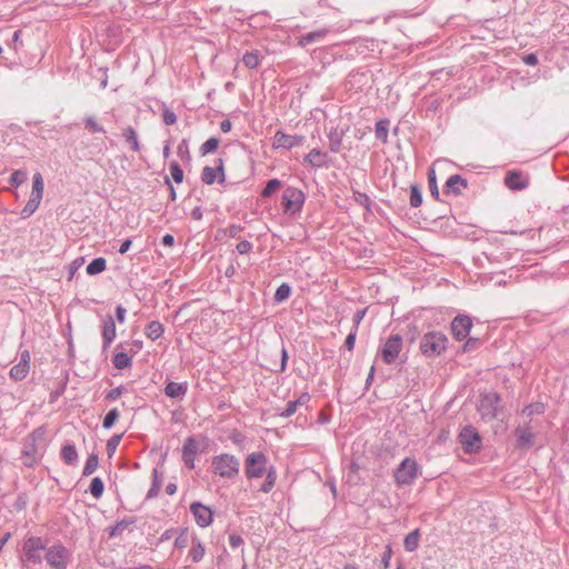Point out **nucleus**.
Here are the masks:
<instances>
[{
  "label": "nucleus",
  "mask_w": 569,
  "mask_h": 569,
  "mask_svg": "<svg viewBox=\"0 0 569 569\" xmlns=\"http://www.w3.org/2000/svg\"><path fill=\"white\" fill-rule=\"evenodd\" d=\"M133 519H122L109 529V537L120 536L129 526L133 525Z\"/></svg>",
  "instance_id": "38"
},
{
  "label": "nucleus",
  "mask_w": 569,
  "mask_h": 569,
  "mask_svg": "<svg viewBox=\"0 0 569 569\" xmlns=\"http://www.w3.org/2000/svg\"><path fill=\"white\" fill-rule=\"evenodd\" d=\"M306 196L296 187H287L282 192V208L284 213L296 214L302 210Z\"/></svg>",
  "instance_id": "7"
},
{
  "label": "nucleus",
  "mask_w": 569,
  "mask_h": 569,
  "mask_svg": "<svg viewBox=\"0 0 569 569\" xmlns=\"http://www.w3.org/2000/svg\"><path fill=\"white\" fill-rule=\"evenodd\" d=\"M46 541L41 537L36 536L27 537L22 546L24 559L34 565L42 562L41 551H46Z\"/></svg>",
  "instance_id": "9"
},
{
  "label": "nucleus",
  "mask_w": 569,
  "mask_h": 569,
  "mask_svg": "<svg viewBox=\"0 0 569 569\" xmlns=\"http://www.w3.org/2000/svg\"><path fill=\"white\" fill-rule=\"evenodd\" d=\"M305 161L315 168H321L327 163V154L320 149L313 148L308 154H306Z\"/></svg>",
  "instance_id": "24"
},
{
  "label": "nucleus",
  "mask_w": 569,
  "mask_h": 569,
  "mask_svg": "<svg viewBox=\"0 0 569 569\" xmlns=\"http://www.w3.org/2000/svg\"><path fill=\"white\" fill-rule=\"evenodd\" d=\"M126 313H127V310H126V308L123 306H121V305L117 306V308H116V318H117V320L120 323L124 322Z\"/></svg>",
  "instance_id": "63"
},
{
  "label": "nucleus",
  "mask_w": 569,
  "mask_h": 569,
  "mask_svg": "<svg viewBox=\"0 0 569 569\" xmlns=\"http://www.w3.org/2000/svg\"><path fill=\"white\" fill-rule=\"evenodd\" d=\"M176 240H174V237L171 234V233H166L162 238H161V241L160 243L163 246V247H172L174 244Z\"/></svg>",
  "instance_id": "64"
},
{
  "label": "nucleus",
  "mask_w": 569,
  "mask_h": 569,
  "mask_svg": "<svg viewBox=\"0 0 569 569\" xmlns=\"http://www.w3.org/2000/svg\"><path fill=\"white\" fill-rule=\"evenodd\" d=\"M131 365H132V359L126 351L117 352L114 355V357H113L114 368H117L119 370H123V369L131 367Z\"/></svg>",
  "instance_id": "32"
},
{
  "label": "nucleus",
  "mask_w": 569,
  "mask_h": 569,
  "mask_svg": "<svg viewBox=\"0 0 569 569\" xmlns=\"http://www.w3.org/2000/svg\"><path fill=\"white\" fill-rule=\"evenodd\" d=\"M521 60L527 66H536L538 63V58L536 53H527L521 58Z\"/></svg>",
  "instance_id": "62"
},
{
  "label": "nucleus",
  "mask_w": 569,
  "mask_h": 569,
  "mask_svg": "<svg viewBox=\"0 0 569 569\" xmlns=\"http://www.w3.org/2000/svg\"><path fill=\"white\" fill-rule=\"evenodd\" d=\"M402 337L400 335H391L380 349V356L386 365H392L398 359L402 350Z\"/></svg>",
  "instance_id": "10"
},
{
  "label": "nucleus",
  "mask_w": 569,
  "mask_h": 569,
  "mask_svg": "<svg viewBox=\"0 0 569 569\" xmlns=\"http://www.w3.org/2000/svg\"><path fill=\"white\" fill-rule=\"evenodd\" d=\"M30 371V365L27 362H18L10 369L9 377L14 381L23 380Z\"/></svg>",
  "instance_id": "26"
},
{
  "label": "nucleus",
  "mask_w": 569,
  "mask_h": 569,
  "mask_svg": "<svg viewBox=\"0 0 569 569\" xmlns=\"http://www.w3.org/2000/svg\"><path fill=\"white\" fill-rule=\"evenodd\" d=\"M267 477H266V480L264 482L262 483L260 490L264 493H268L270 492L273 487H274V483H276V480H277V471H276V468L273 466H270L268 469H267Z\"/></svg>",
  "instance_id": "31"
},
{
  "label": "nucleus",
  "mask_w": 569,
  "mask_h": 569,
  "mask_svg": "<svg viewBox=\"0 0 569 569\" xmlns=\"http://www.w3.org/2000/svg\"><path fill=\"white\" fill-rule=\"evenodd\" d=\"M359 470H360V465L358 463V461L355 459L351 460V462L349 465V470L347 473V482H349L350 485H358L360 481V478L358 476Z\"/></svg>",
  "instance_id": "40"
},
{
  "label": "nucleus",
  "mask_w": 569,
  "mask_h": 569,
  "mask_svg": "<svg viewBox=\"0 0 569 569\" xmlns=\"http://www.w3.org/2000/svg\"><path fill=\"white\" fill-rule=\"evenodd\" d=\"M428 182H429V189H430L431 196L436 200H438L439 199V189H438V184H437L436 172L433 169H430L428 172Z\"/></svg>",
  "instance_id": "50"
},
{
  "label": "nucleus",
  "mask_w": 569,
  "mask_h": 569,
  "mask_svg": "<svg viewBox=\"0 0 569 569\" xmlns=\"http://www.w3.org/2000/svg\"><path fill=\"white\" fill-rule=\"evenodd\" d=\"M391 556H392V549L390 546H387L386 550L383 551V553L381 556V563L385 569L389 568Z\"/></svg>",
  "instance_id": "59"
},
{
  "label": "nucleus",
  "mask_w": 569,
  "mask_h": 569,
  "mask_svg": "<svg viewBox=\"0 0 569 569\" xmlns=\"http://www.w3.org/2000/svg\"><path fill=\"white\" fill-rule=\"evenodd\" d=\"M84 126L87 129H89L90 131L92 132H99V133H104L106 130L102 126H100L93 117H86L84 120Z\"/></svg>",
  "instance_id": "52"
},
{
  "label": "nucleus",
  "mask_w": 569,
  "mask_h": 569,
  "mask_svg": "<svg viewBox=\"0 0 569 569\" xmlns=\"http://www.w3.org/2000/svg\"><path fill=\"white\" fill-rule=\"evenodd\" d=\"M422 203V193L420 188L417 184L411 186L410 188V206L412 208H418Z\"/></svg>",
  "instance_id": "49"
},
{
  "label": "nucleus",
  "mask_w": 569,
  "mask_h": 569,
  "mask_svg": "<svg viewBox=\"0 0 569 569\" xmlns=\"http://www.w3.org/2000/svg\"><path fill=\"white\" fill-rule=\"evenodd\" d=\"M104 483L100 477H94L89 486V492L93 498L99 499L103 495Z\"/></svg>",
  "instance_id": "37"
},
{
  "label": "nucleus",
  "mask_w": 569,
  "mask_h": 569,
  "mask_svg": "<svg viewBox=\"0 0 569 569\" xmlns=\"http://www.w3.org/2000/svg\"><path fill=\"white\" fill-rule=\"evenodd\" d=\"M448 339L439 331H430L420 340V351L426 357L440 356L447 348Z\"/></svg>",
  "instance_id": "3"
},
{
  "label": "nucleus",
  "mask_w": 569,
  "mask_h": 569,
  "mask_svg": "<svg viewBox=\"0 0 569 569\" xmlns=\"http://www.w3.org/2000/svg\"><path fill=\"white\" fill-rule=\"evenodd\" d=\"M350 27V20H342L335 26L323 27L301 36L298 40V44L300 47H307L311 43L322 41L329 33H339L349 29Z\"/></svg>",
  "instance_id": "6"
},
{
  "label": "nucleus",
  "mask_w": 569,
  "mask_h": 569,
  "mask_svg": "<svg viewBox=\"0 0 569 569\" xmlns=\"http://www.w3.org/2000/svg\"><path fill=\"white\" fill-rule=\"evenodd\" d=\"M290 293H291V287L287 282H283L277 288L274 296H273V300H274V302L280 303V302L287 300L289 298Z\"/></svg>",
  "instance_id": "41"
},
{
  "label": "nucleus",
  "mask_w": 569,
  "mask_h": 569,
  "mask_svg": "<svg viewBox=\"0 0 569 569\" xmlns=\"http://www.w3.org/2000/svg\"><path fill=\"white\" fill-rule=\"evenodd\" d=\"M251 249H252V244L247 240H242L237 244V251L240 254H246V253L250 252Z\"/></svg>",
  "instance_id": "60"
},
{
  "label": "nucleus",
  "mask_w": 569,
  "mask_h": 569,
  "mask_svg": "<svg viewBox=\"0 0 569 569\" xmlns=\"http://www.w3.org/2000/svg\"><path fill=\"white\" fill-rule=\"evenodd\" d=\"M479 343H480V340L478 338L470 337L467 339V341L463 346V351H469V350L476 349V348H478Z\"/></svg>",
  "instance_id": "61"
},
{
  "label": "nucleus",
  "mask_w": 569,
  "mask_h": 569,
  "mask_svg": "<svg viewBox=\"0 0 569 569\" xmlns=\"http://www.w3.org/2000/svg\"><path fill=\"white\" fill-rule=\"evenodd\" d=\"M242 62L248 69H256L260 63L258 51L246 52Z\"/></svg>",
  "instance_id": "43"
},
{
  "label": "nucleus",
  "mask_w": 569,
  "mask_h": 569,
  "mask_svg": "<svg viewBox=\"0 0 569 569\" xmlns=\"http://www.w3.org/2000/svg\"><path fill=\"white\" fill-rule=\"evenodd\" d=\"M41 200H42L41 197L30 194L28 202L20 211L21 218L28 219L29 217H31L39 208Z\"/></svg>",
  "instance_id": "25"
},
{
  "label": "nucleus",
  "mask_w": 569,
  "mask_h": 569,
  "mask_svg": "<svg viewBox=\"0 0 569 569\" xmlns=\"http://www.w3.org/2000/svg\"><path fill=\"white\" fill-rule=\"evenodd\" d=\"M311 397L308 392H302L298 399L290 400L287 402L286 409L280 412V417L289 418L293 416L298 409V407L307 405L310 401Z\"/></svg>",
  "instance_id": "22"
},
{
  "label": "nucleus",
  "mask_w": 569,
  "mask_h": 569,
  "mask_svg": "<svg viewBox=\"0 0 569 569\" xmlns=\"http://www.w3.org/2000/svg\"><path fill=\"white\" fill-rule=\"evenodd\" d=\"M198 453V446L196 440L190 437L186 440L183 448H182V459L184 461V465L189 469L194 468V459Z\"/></svg>",
  "instance_id": "21"
},
{
  "label": "nucleus",
  "mask_w": 569,
  "mask_h": 569,
  "mask_svg": "<svg viewBox=\"0 0 569 569\" xmlns=\"http://www.w3.org/2000/svg\"><path fill=\"white\" fill-rule=\"evenodd\" d=\"M123 138L126 140V142L130 146V148L136 151V152H139L141 150V146H140V142H139V139H138V134L136 132V130L132 128V127H127L124 130H123Z\"/></svg>",
  "instance_id": "28"
},
{
  "label": "nucleus",
  "mask_w": 569,
  "mask_h": 569,
  "mask_svg": "<svg viewBox=\"0 0 569 569\" xmlns=\"http://www.w3.org/2000/svg\"><path fill=\"white\" fill-rule=\"evenodd\" d=\"M102 349L107 350L117 336L116 320L110 313L106 315L101 320Z\"/></svg>",
  "instance_id": "16"
},
{
  "label": "nucleus",
  "mask_w": 569,
  "mask_h": 569,
  "mask_svg": "<svg viewBox=\"0 0 569 569\" xmlns=\"http://www.w3.org/2000/svg\"><path fill=\"white\" fill-rule=\"evenodd\" d=\"M421 473L416 459L411 457L405 458L393 471L395 482L402 486H410Z\"/></svg>",
  "instance_id": "4"
},
{
  "label": "nucleus",
  "mask_w": 569,
  "mask_h": 569,
  "mask_svg": "<svg viewBox=\"0 0 569 569\" xmlns=\"http://www.w3.org/2000/svg\"><path fill=\"white\" fill-rule=\"evenodd\" d=\"M243 539L238 533H230L229 535V545L232 549H237L243 545Z\"/></svg>",
  "instance_id": "57"
},
{
  "label": "nucleus",
  "mask_w": 569,
  "mask_h": 569,
  "mask_svg": "<svg viewBox=\"0 0 569 569\" xmlns=\"http://www.w3.org/2000/svg\"><path fill=\"white\" fill-rule=\"evenodd\" d=\"M164 392L170 398H178V382H169L164 388Z\"/></svg>",
  "instance_id": "58"
},
{
  "label": "nucleus",
  "mask_w": 569,
  "mask_h": 569,
  "mask_svg": "<svg viewBox=\"0 0 569 569\" xmlns=\"http://www.w3.org/2000/svg\"><path fill=\"white\" fill-rule=\"evenodd\" d=\"M355 201L365 207L368 212H371L372 200L367 193L360 191H353Z\"/></svg>",
  "instance_id": "47"
},
{
  "label": "nucleus",
  "mask_w": 569,
  "mask_h": 569,
  "mask_svg": "<svg viewBox=\"0 0 569 569\" xmlns=\"http://www.w3.org/2000/svg\"><path fill=\"white\" fill-rule=\"evenodd\" d=\"M468 187V182L460 174H452L445 183V193L460 196L462 190Z\"/></svg>",
  "instance_id": "19"
},
{
  "label": "nucleus",
  "mask_w": 569,
  "mask_h": 569,
  "mask_svg": "<svg viewBox=\"0 0 569 569\" xmlns=\"http://www.w3.org/2000/svg\"><path fill=\"white\" fill-rule=\"evenodd\" d=\"M119 410L117 408L110 409L102 420V427L104 429H111L116 421L119 419Z\"/></svg>",
  "instance_id": "46"
},
{
  "label": "nucleus",
  "mask_w": 569,
  "mask_h": 569,
  "mask_svg": "<svg viewBox=\"0 0 569 569\" xmlns=\"http://www.w3.org/2000/svg\"><path fill=\"white\" fill-rule=\"evenodd\" d=\"M459 441L467 452H476L481 447L479 432L471 426L462 428L459 433Z\"/></svg>",
  "instance_id": "12"
},
{
  "label": "nucleus",
  "mask_w": 569,
  "mask_h": 569,
  "mask_svg": "<svg viewBox=\"0 0 569 569\" xmlns=\"http://www.w3.org/2000/svg\"><path fill=\"white\" fill-rule=\"evenodd\" d=\"M28 178V172L24 169L14 170L10 177V184L13 188L20 187Z\"/></svg>",
  "instance_id": "45"
},
{
  "label": "nucleus",
  "mask_w": 569,
  "mask_h": 569,
  "mask_svg": "<svg viewBox=\"0 0 569 569\" xmlns=\"http://www.w3.org/2000/svg\"><path fill=\"white\" fill-rule=\"evenodd\" d=\"M472 328V319L467 315H459L451 322V331L456 340L462 341L468 338Z\"/></svg>",
  "instance_id": "14"
},
{
  "label": "nucleus",
  "mask_w": 569,
  "mask_h": 569,
  "mask_svg": "<svg viewBox=\"0 0 569 569\" xmlns=\"http://www.w3.org/2000/svg\"><path fill=\"white\" fill-rule=\"evenodd\" d=\"M500 396L497 392H488L481 396L478 411L483 419L492 420L498 416Z\"/></svg>",
  "instance_id": "11"
},
{
  "label": "nucleus",
  "mask_w": 569,
  "mask_h": 569,
  "mask_svg": "<svg viewBox=\"0 0 569 569\" xmlns=\"http://www.w3.org/2000/svg\"><path fill=\"white\" fill-rule=\"evenodd\" d=\"M124 390L126 388L123 386L110 389L109 391H107L104 399L107 401H116L124 392Z\"/></svg>",
  "instance_id": "53"
},
{
  "label": "nucleus",
  "mask_w": 569,
  "mask_h": 569,
  "mask_svg": "<svg viewBox=\"0 0 569 569\" xmlns=\"http://www.w3.org/2000/svg\"><path fill=\"white\" fill-rule=\"evenodd\" d=\"M268 459L261 451L249 453L244 460V471L249 479L261 478L267 471Z\"/></svg>",
  "instance_id": "8"
},
{
  "label": "nucleus",
  "mask_w": 569,
  "mask_h": 569,
  "mask_svg": "<svg viewBox=\"0 0 569 569\" xmlns=\"http://www.w3.org/2000/svg\"><path fill=\"white\" fill-rule=\"evenodd\" d=\"M162 486V476L159 473L158 468H154L152 471V482L151 487L147 492L146 499H153L159 495V491Z\"/></svg>",
  "instance_id": "27"
},
{
  "label": "nucleus",
  "mask_w": 569,
  "mask_h": 569,
  "mask_svg": "<svg viewBox=\"0 0 569 569\" xmlns=\"http://www.w3.org/2000/svg\"><path fill=\"white\" fill-rule=\"evenodd\" d=\"M60 455L66 465L73 466L78 462V451L73 443H64Z\"/></svg>",
  "instance_id": "23"
},
{
  "label": "nucleus",
  "mask_w": 569,
  "mask_h": 569,
  "mask_svg": "<svg viewBox=\"0 0 569 569\" xmlns=\"http://www.w3.org/2000/svg\"><path fill=\"white\" fill-rule=\"evenodd\" d=\"M505 184L510 190H523L528 187V180L520 171L511 170L505 177Z\"/></svg>",
  "instance_id": "20"
},
{
  "label": "nucleus",
  "mask_w": 569,
  "mask_h": 569,
  "mask_svg": "<svg viewBox=\"0 0 569 569\" xmlns=\"http://www.w3.org/2000/svg\"><path fill=\"white\" fill-rule=\"evenodd\" d=\"M303 141H305L303 136L287 134L279 130L274 133V136L272 138V147L274 149L282 148V149L290 150L295 147L302 144Z\"/></svg>",
  "instance_id": "15"
},
{
  "label": "nucleus",
  "mask_w": 569,
  "mask_h": 569,
  "mask_svg": "<svg viewBox=\"0 0 569 569\" xmlns=\"http://www.w3.org/2000/svg\"><path fill=\"white\" fill-rule=\"evenodd\" d=\"M190 512L193 516L196 523L201 528H206L212 522V510L201 502L191 503Z\"/></svg>",
  "instance_id": "17"
},
{
  "label": "nucleus",
  "mask_w": 569,
  "mask_h": 569,
  "mask_svg": "<svg viewBox=\"0 0 569 569\" xmlns=\"http://www.w3.org/2000/svg\"><path fill=\"white\" fill-rule=\"evenodd\" d=\"M72 553L62 543L57 542L46 549L44 560L52 569H67Z\"/></svg>",
  "instance_id": "5"
},
{
  "label": "nucleus",
  "mask_w": 569,
  "mask_h": 569,
  "mask_svg": "<svg viewBox=\"0 0 569 569\" xmlns=\"http://www.w3.org/2000/svg\"><path fill=\"white\" fill-rule=\"evenodd\" d=\"M328 139L330 151L333 153L339 152L342 142L341 133H339L337 129H331L330 132L328 133Z\"/></svg>",
  "instance_id": "33"
},
{
  "label": "nucleus",
  "mask_w": 569,
  "mask_h": 569,
  "mask_svg": "<svg viewBox=\"0 0 569 569\" xmlns=\"http://www.w3.org/2000/svg\"><path fill=\"white\" fill-rule=\"evenodd\" d=\"M163 333V326L159 321H151L146 328V335L151 340L158 339Z\"/></svg>",
  "instance_id": "36"
},
{
  "label": "nucleus",
  "mask_w": 569,
  "mask_h": 569,
  "mask_svg": "<svg viewBox=\"0 0 569 569\" xmlns=\"http://www.w3.org/2000/svg\"><path fill=\"white\" fill-rule=\"evenodd\" d=\"M220 174L219 182H224L223 160L221 158L216 160L214 167H204L201 173V180L207 184H212L217 181Z\"/></svg>",
  "instance_id": "18"
},
{
  "label": "nucleus",
  "mask_w": 569,
  "mask_h": 569,
  "mask_svg": "<svg viewBox=\"0 0 569 569\" xmlns=\"http://www.w3.org/2000/svg\"><path fill=\"white\" fill-rule=\"evenodd\" d=\"M419 529H415L411 532H409L403 540L405 549L409 552L417 550L419 546Z\"/></svg>",
  "instance_id": "30"
},
{
  "label": "nucleus",
  "mask_w": 569,
  "mask_h": 569,
  "mask_svg": "<svg viewBox=\"0 0 569 569\" xmlns=\"http://www.w3.org/2000/svg\"><path fill=\"white\" fill-rule=\"evenodd\" d=\"M388 130H389V120L381 119L377 121L375 128L376 138L382 142H387L388 139Z\"/></svg>",
  "instance_id": "34"
},
{
  "label": "nucleus",
  "mask_w": 569,
  "mask_h": 569,
  "mask_svg": "<svg viewBox=\"0 0 569 569\" xmlns=\"http://www.w3.org/2000/svg\"><path fill=\"white\" fill-rule=\"evenodd\" d=\"M162 118L166 124H173L177 121L176 113L166 107H163Z\"/></svg>",
  "instance_id": "56"
},
{
  "label": "nucleus",
  "mask_w": 569,
  "mask_h": 569,
  "mask_svg": "<svg viewBox=\"0 0 569 569\" xmlns=\"http://www.w3.org/2000/svg\"><path fill=\"white\" fill-rule=\"evenodd\" d=\"M282 186V182L279 179H270L264 186L261 196L263 198H269L276 190H278Z\"/></svg>",
  "instance_id": "48"
},
{
  "label": "nucleus",
  "mask_w": 569,
  "mask_h": 569,
  "mask_svg": "<svg viewBox=\"0 0 569 569\" xmlns=\"http://www.w3.org/2000/svg\"><path fill=\"white\" fill-rule=\"evenodd\" d=\"M44 182L41 173L37 172L32 177V190L31 194L43 197Z\"/></svg>",
  "instance_id": "42"
},
{
  "label": "nucleus",
  "mask_w": 569,
  "mask_h": 569,
  "mask_svg": "<svg viewBox=\"0 0 569 569\" xmlns=\"http://www.w3.org/2000/svg\"><path fill=\"white\" fill-rule=\"evenodd\" d=\"M545 410V407L542 403H536V405H529L525 407L523 413H526L528 417L532 416L533 413H542Z\"/></svg>",
  "instance_id": "54"
},
{
  "label": "nucleus",
  "mask_w": 569,
  "mask_h": 569,
  "mask_svg": "<svg viewBox=\"0 0 569 569\" xmlns=\"http://www.w3.org/2000/svg\"><path fill=\"white\" fill-rule=\"evenodd\" d=\"M357 332H358V330H356V329H351V330H350V332L348 333L347 338H346L345 347H346L349 351H352V350H353V348H355L356 338H357Z\"/></svg>",
  "instance_id": "55"
},
{
  "label": "nucleus",
  "mask_w": 569,
  "mask_h": 569,
  "mask_svg": "<svg viewBox=\"0 0 569 569\" xmlns=\"http://www.w3.org/2000/svg\"><path fill=\"white\" fill-rule=\"evenodd\" d=\"M44 428L39 427L34 429L24 440L22 447V463L28 468H32L37 465L40 452L38 443L44 438Z\"/></svg>",
  "instance_id": "1"
},
{
  "label": "nucleus",
  "mask_w": 569,
  "mask_h": 569,
  "mask_svg": "<svg viewBox=\"0 0 569 569\" xmlns=\"http://www.w3.org/2000/svg\"><path fill=\"white\" fill-rule=\"evenodd\" d=\"M516 448L520 450H528L533 447L536 441V433L532 431L530 423L518 426L515 429Z\"/></svg>",
  "instance_id": "13"
},
{
  "label": "nucleus",
  "mask_w": 569,
  "mask_h": 569,
  "mask_svg": "<svg viewBox=\"0 0 569 569\" xmlns=\"http://www.w3.org/2000/svg\"><path fill=\"white\" fill-rule=\"evenodd\" d=\"M107 268V261L104 258L102 257H98V258H94L92 259L87 268H86V271L89 276H96V274H99L101 273L102 271H104Z\"/></svg>",
  "instance_id": "29"
},
{
  "label": "nucleus",
  "mask_w": 569,
  "mask_h": 569,
  "mask_svg": "<svg viewBox=\"0 0 569 569\" xmlns=\"http://www.w3.org/2000/svg\"><path fill=\"white\" fill-rule=\"evenodd\" d=\"M212 468L214 475L232 480L239 475L240 461L233 455L221 453L212 458Z\"/></svg>",
  "instance_id": "2"
},
{
  "label": "nucleus",
  "mask_w": 569,
  "mask_h": 569,
  "mask_svg": "<svg viewBox=\"0 0 569 569\" xmlns=\"http://www.w3.org/2000/svg\"><path fill=\"white\" fill-rule=\"evenodd\" d=\"M218 144H219V139L216 138V137H211L209 138L207 141H204L202 144H201V153L202 154H208V153H211L213 151H216V149L218 148Z\"/></svg>",
  "instance_id": "51"
},
{
  "label": "nucleus",
  "mask_w": 569,
  "mask_h": 569,
  "mask_svg": "<svg viewBox=\"0 0 569 569\" xmlns=\"http://www.w3.org/2000/svg\"><path fill=\"white\" fill-rule=\"evenodd\" d=\"M204 556V547L202 543L198 540L193 542V546L189 550L188 557L191 559L192 562H199L202 560Z\"/></svg>",
  "instance_id": "39"
},
{
  "label": "nucleus",
  "mask_w": 569,
  "mask_h": 569,
  "mask_svg": "<svg viewBox=\"0 0 569 569\" xmlns=\"http://www.w3.org/2000/svg\"><path fill=\"white\" fill-rule=\"evenodd\" d=\"M123 437V433H116L112 437H110L107 441L106 449L109 458H112L114 455L118 446L121 442V439Z\"/></svg>",
  "instance_id": "44"
},
{
  "label": "nucleus",
  "mask_w": 569,
  "mask_h": 569,
  "mask_svg": "<svg viewBox=\"0 0 569 569\" xmlns=\"http://www.w3.org/2000/svg\"><path fill=\"white\" fill-rule=\"evenodd\" d=\"M98 465H99L98 455L97 453L89 455V457L86 460L83 470H82V476L88 477V476L92 475L97 470Z\"/></svg>",
  "instance_id": "35"
}]
</instances>
